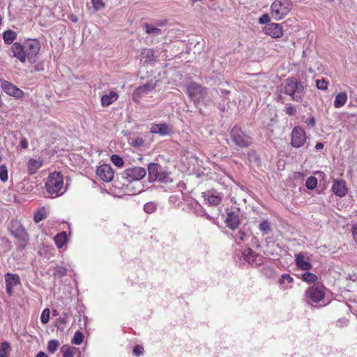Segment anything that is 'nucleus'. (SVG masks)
I'll return each instance as SVG.
<instances>
[{"label":"nucleus","mask_w":357,"mask_h":357,"mask_svg":"<svg viewBox=\"0 0 357 357\" xmlns=\"http://www.w3.org/2000/svg\"><path fill=\"white\" fill-rule=\"evenodd\" d=\"M280 91L296 102H301L305 94L303 82L294 77H289L282 83Z\"/></svg>","instance_id":"1"},{"label":"nucleus","mask_w":357,"mask_h":357,"mask_svg":"<svg viewBox=\"0 0 357 357\" xmlns=\"http://www.w3.org/2000/svg\"><path fill=\"white\" fill-rule=\"evenodd\" d=\"M47 192L56 197L65 192L63 190V178L60 172H54L50 174L47 181L45 183Z\"/></svg>","instance_id":"2"},{"label":"nucleus","mask_w":357,"mask_h":357,"mask_svg":"<svg viewBox=\"0 0 357 357\" xmlns=\"http://www.w3.org/2000/svg\"><path fill=\"white\" fill-rule=\"evenodd\" d=\"M292 8L291 0H275L271 6V14L274 20L283 19Z\"/></svg>","instance_id":"3"},{"label":"nucleus","mask_w":357,"mask_h":357,"mask_svg":"<svg viewBox=\"0 0 357 357\" xmlns=\"http://www.w3.org/2000/svg\"><path fill=\"white\" fill-rule=\"evenodd\" d=\"M325 289L326 288L322 284L319 282L314 283L305 291L306 302L311 305L320 302L325 296Z\"/></svg>","instance_id":"4"},{"label":"nucleus","mask_w":357,"mask_h":357,"mask_svg":"<svg viewBox=\"0 0 357 357\" xmlns=\"http://www.w3.org/2000/svg\"><path fill=\"white\" fill-rule=\"evenodd\" d=\"M149 179L151 182L158 181L167 183L169 180V174L163 170L157 163H150L148 165Z\"/></svg>","instance_id":"5"},{"label":"nucleus","mask_w":357,"mask_h":357,"mask_svg":"<svg viewBox=\"0 0 357 357\" xmlns=\"http://www.w3.org/2000/svg\"><path fill=\"white\" fill-rule=\"evenodd\" d=\"M10 233L21 242V246L25 248L29 236L23 225L17 220H13L9 227Z\"/></svg>","instance_id":"6"},{"label":"nucleus","mask_w":357,"mask_h":357,"mask_svg":"<svg viewBox=\"0 0 357 357\" xmlns=\"http://www.w3.org/2000/svg\"><path fill=\"white\" fill-rule=\"evenodd\" d=\"M230 136L234 144L241 148L248 147L252 143L251 137L238 126L231 129Z\"/></svg>","instance_id":"7"},{"label":"nucleus","mask_w":357,"mask_h":357,"mask_svg":"<svg viewBox=\"0 0 357 357\" xmlns=\"http://www.w3.org/2000/svg\"><path fill=\"white\" fill-rule=\"evenodd\" d=\"M188 96L195 104L204 102L206 96V89L195 82L188 85Z\"/></svg>","instance_id":"8"},{"label":"nucleus","mask_w":357,"mask_h":357,"mask_svg":"<svg viewBox=\"0 0 357 357\" xmlns=\"http://www.w3.org/2000/svg\"><path fill=\"white\" fill-rule=\"evenodd\" d=\"M146 171L142 167H132L126 169L122 176L127 181H141L146 176Z\"/></svg>","instance_id":"9"},{"label":"nucleus","mask_w":357,"mask_h":357,"mask_svg":"<svg viewBox=\"0 0 357 357\" xmlns=\"http://www.w3.org/2000/svg\"><path fill=\"white\" fill-rule=\"evenodd\" d=\"M24 47L27 59L31 61L38 54L40 49V43L36 39H28L24 42Z\"/></svg>","instance_id":"10"},{"label":"nucleus","mask_w":357,"mask_h":357,"mask_svg":"<svg viewBox=\"0 0 357 357\" xmlns=\"http://www.w3.org/2000/svg\"><path fill=\"white\" fill-rule=\"evenodd\" d=\"M305 132L302 128L296 126L291 132V144L295 148H300L305 144Z\"/></svg>","instance_id":"11"},{"label":"nucleus","mask_w":357,"mask_h":357,"mask_svg":"<svg viewBox=\"0 0 357 357\" xmlns=\"http://www.w3.org/2000/svg\"><path fill=\"white\" fill-rule=\"evenodd\" d=\"M1 88L7 95L15 98H22L24 94L22 90L8 81H3Z\"/></svg>","instance_id":"12"},{"label":"nucleus","mask_w":357,"mask_h":357,"mask_svg":"<svg viewBox=\"0 0 357 357\" xmlns=\"http://www.w3.org/2000/svg\"><path fill=\"white\" fill-rule=\"evenodd\" d=\"M263 32L273 38H278L283 36V29L281 24L269 23L263 27Z\"/></svg>","instance_id":"13"},{"label":"nucleus","mask_w":357,"mask_h":357,"mask_svg":"<svg viewBox=\"0 0 357 357\" xmlns=\"http://www.w3.org/2000/svg\"><path fill=\"white\" fill-rule=\"evenodd\" d=\"M295 264L298 269L307 271L312 268V265L310 263V258L306 257L304 253L299 252L294 256Z\"/></svg>","instance_id":"14"},{"label":"nucleus","mask_w":357,"mask_h":357,"mask_svg":"<svg viewBox=\"0 0 357 357\" xmlns=\"http://www.w3.org/2000/svg\"><path fill=\"white\" fill-rule=\"evenodd\" d=\"M216 95L221 99L220 101H216L214 104L217 106L220 112H225L226 106L230 102L228 96L230 91L225 89H215L214 90Z\"/></svg>","instance_id":"15"},{"label":"nucleus","mask_w":357,"mask_h":357,"mask_svg":"<svg viewBox=\"0 0 357 357\" xmlns=\"http://www.w3.org/2000/svg\"><path fill=\"white\" fill-rule=\"evenodd\" d=\"M152 134L159 135L160 136H169L173 134L172 128L167 123L153 124L150 128Z\"/></svg>","instance_id":"16"},{"label":"nucleus","mask_w":357,"mask_h":357,"mask_svg":"<svg viewBox=\"0 0 357 357\" xmlns=\"http://www.w3.org/2000/svg\"><path fill=\"white\" fill-rule=\"evenodd\" d=\"M97 176L103 181L109 182L114 177V172L112 168L107 164L102 165L97 168Z\"/></svg>","instance_id":"17"},{"label":"nucleus","mask_w":357,"mask_h":357,"mask_svg":"<svg viewBox=\"0 0 357 357\" xmlns=\"http://www.w3.org/2000/svg\"><path fill=\"white\" fill-rule=\"evenodd\" d=\"M331 190L335 195L340 197H344L348 191L345 181L342 179H335Z\"/></svg>","instance_id":"18"},{"label":"nucleus","mask_w":357,"mask_h":357,"mask_svg":"<svg viewBox=\"0 0 357 357\" xmlns=\"http://www.w3.org/2000/svg\"><path fill=\"white\" fill-rule=\"evenodd\" d=\"M11 52L14 57L17 58L22 63H24L27 59L26 54L24 45L16 42L11 46Z\"/></svg>","instance_id":"19"},{"label":"nucleus","mask_w":357,"mask_h":357,"mask_svg":"<svg viewBox=\"0 0 357 357\" xmlns=\"http://www.w3.org/2000/svg\"><path fill=\"white\" fill-rule=\"evenodd\" d=\"M225 223L229 229L232 230L236 229L240 224L238 214L234 211L228 212L225 219Z\"/></svg>","instance_id":"20"},{"label":"nucleus","mask_w":357,"mask_h":357,"mask_svg":"<svg viewBox=\"0 0 357 357\" xmlns=\"http://www.w3.org/2000/svg\"><path fill=\"white\" fill-rule=\"evenodd\" d=\"M202 197L209 205L217 206L222 202V197L217 192H202Z\"/></svg>","instance_id":"21"},{"label":"nucleus","mask_w":357,"mask_h":357,"mask_svg":"<svg viewBox=\"0 0 357 357\" xmlns=\"http://www.w3.org/2000/svg\"><path fill=\"white\" fill-rule=\"evenodd\" d=\"M126 190L130 195H137L144 191V185L142 181H128Z\"/></svg>","instance_id":"22"},{"label":"nucleus","mask_w":357,"mask_h":357,"mask_svg":"<svg viewBox=\"0 0 357 357\" xmlns=\"http://www.w3.org/2000/svg\"><path fill=\"white\" fill-rule=\"evenodd\" d=\"M43 160L40 158H30L27 162V171L30 175L34 174L43 166Z\"/></svg>","instance_id":"23"},{"label":"nucleus","mask_w":357,"mask_h":357,"mask_svg":"<svg viewBox=\"0 0 357 357\" xmlns=\"http://www.w3.org/2000/svg\"><path fill=\"white\" fill-rule=\"evenodd\" d=\"M259 255L251 248H246L242 252V257L248 264L253 265Z\"/></svg>","instance_id":"24"},{"label":"nucleus","mask_w":357,"mask_h":357,"mask_svg":"<svg viewBox=\"0 0 357 357\" xmlns=\"http://www.w3.org/2000/svg\"><path fill=\"white\" fill-rule=\"evenodd\" d=\"M6 285L15 287L21 284L20 278L17 274L7 273L5 274Z\"/></svg>","instance_id":"25"},{"label":"nucleus","mask_w":357,"mask_h":357,"mask_svg":"<svg viewBox=\"0 0 357 357\" xmlns=\"http://www.w3.org/2000/svg\"><path fill=\"white\" fill-rule=\"evenodd\" d=\"M348 96L346 92L338 93L335 98L333 105L335 108L339 109L342 107L347 102Z\"/></svg>","instance_id":"26"},{"label":"nucleus","mask_w":357,"mask_h":357,"mask_svg":"<svg viewBox=\"0 0 357 357\" xmlns=\"http://www.w3.org/2000/svg\"><path fill=\"white\" fill-rule=\"evenodd\" d=\"M119 96L115 91H110L108 94L102 96L101 104L103 107H107L117 100Z\"/></svg>","instance_id":"27"},{"label":"nucleus","mask_w":357,"mask_h":357,"mask_svg":"<svg viewBox=\"0 0 357 357\" xmlns=\"http://www.w3.org/2000/svg\"><path fill=\"white\" fill-rule=\"evenodd\" d=\"M54 243L58 248H61L67 241V235L65 231L57 234L54 236Z\"/></svg>","instance_id":"28"},{"label":"nucleus","mask_w":357,"mask_h":357,"mask_svg":"<svg viewBox=\"0 0 357 357\" xmlns=\"http://www.w3.org/2000/svg\"><path fill=\"white\" fill-rule=\"evenodd\" d=\"M299 278H301L303 281L307 282V283H312L315 282L318 280V276L312 273L309 272V271H305L304 273H303L301 276H298Z\"/></svg>","instance_id":"29"},{"label":"nucleus","mask_w":357,"mask_h":357,"mask_svg":"<svg viewBox=\"0 0 357 357\" xmlns=\"http://www.w3.org/2000/svg\"><path fill=\"white\" fill-rule=\"evenodd\" d=\"M3 40L7 45L12 44L17 38V33L12 30H7L3 33Z\"/></svg>","instance_id":"30"},{"label":"nucleus","mask_w":357,"mask_h":357,"mask_svg":"<svg viewBox=\"0 0 357 357\" xmlns=\"http://www.w3.org/2000/svg\"><path fill=\"white\" fill-rule=\"evenodd\" d=\"M259 230L263 233V235H268L272 231L271 223L268 220H263L259 225Z\"/></svg>","instance_id":"31"},{"label":"nucleus","mask_w":357,"mask_h":357,"mask_svg":"<svg viewBox=\"0 0 357 357\" xmlns=\"http://www.w3.org/2000/svg\"><path fill=\"white\" fill-rule=\"evenodd\" d=\"M47 218V211L46 209L43 207L39 208L33 215V220L35 222L38 223L43 220Z\"/></svg>","instance_id":"32"},{"label":"nucleus","mask_w":357,"mask_h":357,"mask_svg":"<svg viewBox=\"0 0 357 357\" xmlns=\"http://www.w3.org/2000/svg\"><path fill=\"white\" fill-rule=\"evenodd\" d=\"M144 27L146 29V33L153 36H159L161 34V30L151 24H145Z\"/></svg>","instance_id":"33"},{"label":"nucleus","mask_w":357,"mask_h":357,"mask_svg":"<svg viewBox=\"0 0 357 357\" xmlns=\"http://www.w3.org/2000/svg\"><path fill=\"white\" fill-rule=\"evenodd\" d=\"M137 89H138V91L141 92V93L144 96L153 91L155 89V85L153 84L149 83L139 86Z\"/></svg>","instance_id":"34"},{"label":"nucleus","mask_w":357,"mask_h":357,"mask_svg":"<svg viewBox=\"0 0 357 357\" xmlns=\"http://www.w3.org/2000/svg\"><path fill=\"white\" fill-rule=\"evenodd\" d=\"M84 335L82 333L77 331L75 333L71 342L75 345H80L83 342Z\"/></svg>","instance_id":"35"},{"label":"nucleus","mask_w":357,"mask_h":357,"mask_svg":"<svg viewBox=\"0 0 357 357\" xmlns=\"http://www.w3.org/2000/svg\"><path fill=\"white\" fill-rule=\"evenodd\" d=\"M8 178V172L7 167L5 165H0V180L5 183Z\"/></svg>","instance_id":"36"},{"label":"nucleus","mask_w":357,"mask_h":357,"mask_svg":"<svg viewBox=\"0 0 357 357\" xmlns=\"http://www.w3.org/2000/svg\"><path fill=\"white\" fill-rule=\"evenodd\" d=\"M305 185L310 190L314 189L317 185V179L312 176L308 177L306 180Z\"/></svg>","instance_id":"37"},{"label":"nucleus","mask_w":357,"mask_h":357,"mask_svg":"<svg viewBox=\"0 0 357 357\" xmlns=\"http://www.w3.org/2000/svg\"><path fill=\"white\" fill-rule=\"evenodd\" d=\"M157 206L158 205L155 202H150L144 204V210L146 213L151 214L156 210Z\"/></svg>","instance_id":"38"},{"label":"nucleus","mask_w":357,"mask_h":357,"mask_svg":"<svg viewBox=\"0 0 357 357\" xmlns=\"http://www.w3.org/2000/svg\"><path fill=\"white\" fill-rule=\"evenodd\" d=\"M59 342L58 340H52L47 344V350L50 353L54 354L59 348Z\"/></svg>","instance_id":"39"},{"label":"nucleus","mask_w":357,"mask_h":357,"mask_svg":"<svg viewBox=\"0 0 357 357\" xmlns=\"http://www.w3.org/2000/svg\"><path fill=\"white\" fill-rule=\"evenodd\" d=\"M111 161L115 166L118 167H121L124 165L123 158L118 155H112L111 157Z\"/></svg>","instance_id":"40"},{"label":"nucleus","mask_w":357,"mask_h":357,"mask_svg":"<svg viewBox=\"0 0 357 357\" xmlns=\"http://www.w3.org/2000/svg\"><path fill=\"white\" fill-rule=\"evenodd\" d=\"M10 347V344L8 342H3L1 344L0 357H8L7 351Z\"/></svg>","instance_id":"41"},{"label":"nucleus","mask_w":357,"mask_h":357,"mask_svg":"<svg viewBox=\"0 0 357 357\" xmlns=\"http://www.w3.org/2000/svg\"><path fill=\"white\" fill-rule=\"evenodd\" d=\"M50 312L48 308L43 310L40 316V321L43 324L48 323L50 320Z\"/></svg>","instance_id":"42"},{"label":"nucleus","mask_w":357,"mask_h":357,"mask_svg":"<svg viewBox=\"0 0 357 357\" xmlns=\"http://www.w3.org/2000/svg\"><path fill=\"white\" fill-rule=\"evenodd\" d=\"M294 282V278L288 273L282 274L281 278L279 280L280 284H284L285 282L292 283Z\"/></svg>","instance_id":"43"},{"label":"nucleus","mask_w":357,"mask_h":357,"mask_svg":"<svg viewBox=\"0 0 357 357\" xmlns=\"http://www.w3.org/2000/svg\"><path fill=\"white\" fill-rule=\"evenodd\" d=\"M91 3L96 10H100L105 8V6L102 0H91Z\"/></svg>","instance_id":"44"},{"label":"nucleus","mask_w":357,"mask_h":357,"mask_svg":"<svg viewBox=\"0 0 357 357\" xmlns=\"http://www.w3.org/2000/svg\"><path fill=\"white\" fill-rule=\"evenodd\" d=\"M316 86L319 90H326L328 87V83L324 79H317L316 81Z\"/></svg>","instance_id":"45"},{"label":"nucleus","mask_w":357,"mask_h":357,"mask_svg":"<svg viewBox=\"0 0 357 357\" xmlns=\"http://www.w3.org/2000/svg\"><path fill=\"white\" fill-rule=\"evenodd\" d=\"M66 273H67V270L66 268H64L63 266H58L56 268L54 275H57L59 277H63V276H65L66 275Z\"/></svg>","instance_id":"46"},{"label":"nucleus","mask_w":357,"mask_h":357,"mask_svg":"<svg viewBox=\"0 0 357 357\" xmlns=\"http://www.w3.org/2000/svg\"><path fill=\"white\" fill-rule=\"evenodd\" d=\"M74 347H68L63 351V357H73L74 356Z\"/></svg>","instance_id":"47"},{"label":"nucleus","mask_w":357,"mask_h":357,"mask_svg":"<svg viewBox=\"0 0 357 357\" xmlns=\"http://www.w3.org/2000/svg\"><path fill=\"white\" fill-rule=\"evenodd\" d=\"M285 112L289 116H294L296 114V109L292 105L289 104L286 107Z\"/></svg>","instance_id":"48"},{"label":"nucleus","mask_w":357,"mask_h":357,"mask_svg":"<svg viewBox=\"0 0 357 357\" xmlns=\"http://www.w3.org/2000/svg\"><path fill=\"white\" fill-rule=\"evenodd\" d=\"M262 273L271 278L274 273V268L271 266H266L262 268Z\"/></svg>","instance_id":"49"},{"label":"nucleus","mask_w":357,"mask_h":357,"mask_svg":"<svg viewBox=\"0 0 357 357\" xmlns=\"http://www.w3.org/2000/svg\"><path fill=\"white\" fill-rule=\"evenodd\" d=\"M271 20V18L268 14H264L262 15L259 19V23L261 24H269V22Z\"/></svg>","instance_id":"50"},{"label":"nucleus","mask_w":357,"mask_h":357,"mask_svg":"<svg viewBox=\"0 0 357 357\" xmlns=\"http://www.w3.org/2000/svg\"><path fill=\"white\" fill-rule=\"evenodd\" d=\"M144 141L142 137H137L132 141L131 144L134 147H140L144 144Z\"/></svg>","instance_id":"51"},{"label":"nucleus","mask_w":357,"mask_h":357,"mask_svg":"<svg viewBox=\"0 0 357 357\" xmlns=\"http://www.w3.org/2000/svg\"><path fill=\"white\" fill-rule=\"evenodd\" d=\"M143 54L146 57V59L149 61H153L154 59V52L151 49L145 50L143 52Z\"/></svg>","instance_id":"52"},{"label":"nucleus","mask_w":357,"mask_h":357,"mask_svg":"<svg viewBox=\"0 0 357 357\" xmlns=\"http://www.w3.org/2000/svg\"><path fill=\"white\" fill-rule=\"evenodd\" d=\"M143 94H142L141 92L138 91V89H136L132 93V100L135 102H139Z\"/></svg>","instance_id":"53"},{"label":"nucleus","mask_w":357,"mask_h":357,"mask_svg":"<svg viewBox=\"0 0 357 357\" xmlns=\"http://www.w3.org/2000/svg\"><path fill=\"white\" fill-rule=\"evenodd\" d=\"M144 348L142 346L136 345L133 349V354L136 356H139L143 354Z\"/></svg>","instance_id":"54"},{"label":"nucleus","mask_w":357,"mask_h":357,"mask_svg":"<svg viewBox=\"0 0 357 357\" xmlns=\"http://www.w3.org/2000/svg\"><path fill=\"white\" fill-rule=\"evenodd\" d=\"M199 211H197V215H199V216H204L206 217V219L208 220H211L212 218L210 215H208L206 211L202 208L201 207V206L199 205Z\"/></svg>","instance_id":"55"},{"label":"nucleus","mask_w":357,"mask_h":357,"mask_svg":"<svg viewBox=\"0 0 357 357\" xmlns=\"http://www.w3.org/2000/svg\"><path fill=\"white\" fill-rule=\"evenodd\" d=\"M235 238H236V240L245 241L247 239V235L243 231H239L236 233Z\"/></svg>","instance_id":"56"},{"label":"nucleus","mask_w":357,"mask_h":357,"mask_svg":"<svg viewBox=\"0 0 357 357\" xmlns=\"http://www.w3.org/2000/svg\"><path fill=\"white\" fill-rule=\"evenodd\" d=\"M349 107H357V94L351 95V102L349 105Z\"/></svg>","instance_id":"57"},{"label":"nucleus","mask_w":357,"mask_h":357,"mask_svg":"<svg viewBox=\"0 0 357 357\" xmlns=\"http://www.w3.org/2000/svg\"><path fill=\"white\" fill-rule=\"evenodd\" d=\"M20 146L22 149H26L28 148V141L26 138H22L20 140Z\"/></svg>","instance_id":"58"},{"label":"nucleus","mask_w":357,"mask_h":357,"mask_svg":"<svg viewBox=\"0 0 357 357\" xmlns=\"http://www.w3.org/2000/svg\"><path fill=\"white\" fill-rule=\"evenodd\" d=\"M352 234L354 239L357 244V225H354L352 226Z\"/></svg>","instance_id":"59"},{"label":"nucleus","mask_w":357,"mask_h":357,"mask_svg":"<svg viewBox=\"0 0 357 357\" xmlns=\"http://www.w3.org/2000/svg\"><path fill=\"white\" fill-rule=\"evenodd\" d=\"M307 123L310 127H314L315 126V119L314 116H311L307 121Z\"/></svg>","instance_id":"60"},{"label":"nucleus","mask_w":357,"mask_h":357,"mask_svg":"<svg viewBox=\"0 0 357 357\" xmlns=\"http://www.w3.org/2000/svg\"><path fill=\"white\" fill-rule=\"evenodd\" d=\"M13 287H12V286H9V285H6V293L9 295V296H11L13 293Z\"/></svg>","instance_id":"61"},{"label":"nucleus","mask_w":357,"mask_h":357,"mask_svg":"<svg viewBox=\"0 0 357 357\" xmlns=\"http://www.w3.org/2000/svg\"><path fill=\"white\" fill-rule=\"evenodd\" d=\"M324 148V144L322 142H317L315 145V149L317 150H321Z\"/></svg>","instance_id":"62"},{"label":"nucleus","mask_w":357,"mask_h":357,"mask_svg":"<svg viewBox=\"0 0 357 357\" xmlns=\"http://www.w3.org/2000/svg\"><path fill=\"white\" fill-rule=\"evenodd\" d=\"M36 357H48V356L45 353L40 351L37 354Z\"/></svg>","instance_id":"63"},{"label":"nucleus","mask_w":357,"mask_h":357,"mask_svg":"<svg viewBox=\"0 0 357 357\" xmlns=\"http://www.w3.org/2000/svg\"><path fill=\"white\" fill-rule=\"evenodd\" d=\"M70 20L73 22H77V17L76 16H74V15H71L70 16Z\"/></svg>","instance_id":"64"}]
</instances>
